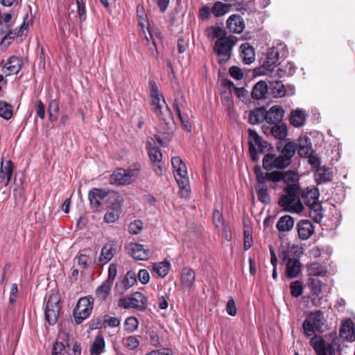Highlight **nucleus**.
<instances>
[{
  "instance_id": "12",
  "label": "nucleus",
  "mask_w": 355,
  "mask_h": 355,
  "mask_svg": "<svg viewBox=\"0 0 355 355\" xmlns=\"http://www.w3.org/2000/svg\"><path fill=\"white\" fill-rule=\"evenodd\" d=\"M60 299L56 295H51L45 307V319L50 325H54L60 315Z\"/></svg>"
},
{
  "instance_id": "30",
  "label": "nucleus",
  "mask_w": 355,
  "mask_h": 355,
  "mask_svg": "<svg viewBox=\"0 0 355 355\" xmlns=\"http://www.w3.org/2000/svg\"><path fill=\"white\" fill-rule=\"evenodd\" d=\"M240 54L243 62L245 64L252 63L255 60L254 49L248 43L242 44L240 46Z\"/></svg>"
},
{
  "instance_id": "48",
  "label": "nucleus",
  "mask_w": 355,
  "mask_h": 355,
  "mask_svg": "<svg viewBox=\"0 0 355 355\" xmlns=\"http://www.w3.org/2000/svg\"><path fill=\"white\" fill-rule=\"evenodd\" d=\"M309 216L316 223H320L323 218L322 208L320 203L309 207Z\"/></svg>"
},
{
  "instance_id": "40",
  "label": "nucleus",
  "mask_w": 355,
  "mask_h": 355,
  "mask_svg": "<svg viewBox=\"0 0 355 355\" xmlns=\"http://www.w3.org/2000/svg\"><path fill=\"white\" fill-rule=\"evenodd\" d=\"M307 272L309 276L324 277L327 275V270L322 264L318 262H313L308 265Z\"/></svg>"
},
{
  "instance_id": "44",
  "label": "nucleus",
  "mask_w": 355,
  "mask_h": 355,
  "mask_svg": "<svg viewBox=\"0 0 355 355\" xmlns=\"http://www.w3.org/2000/svg\"><path fill=\"white\" fill-rule=\"evenodd\" d=\"M206 35L209 38L215 39L223 38L226 37L225 30L220 26H209L206 29Z\"/></svg>"
},
{
  "instance_id": "26",
  "label": "nucleus",
  "mask_w": 355,
  "mask_h": 355,
  "mask_svg": "<svg viewBox=\"0 0 355 355\" xmlns=\"http://www.w3.org/2000/svg\"><path fill=\"white\" fill-rule=\"evenodd\" d=\"M300 196L304 203L311 207L315 204H318L319 191L317 188H306L302 192L300 191Z\"/></svg>"
},
{
  "instance_id": "11",
  "label": "nucleus",
  "mask_w": 355,
  "mask_h": 355,
  "mask_svg": "<svg viewBox=\"0 0 355 355\" xmlns=\"http://www.w3.org/2000/svg\"><path fill=\"white\" fill-rule=\"evenodd\" d=\"M151 96L153 112L161 120L166 121L168 119L171 118V111L167 106H166L164 112L162 110V104H165V101L162 94H159L157 88L155 86L153 87Z\"/></svg>"
},
{
  "instance_id": "16",
  "label": "nucleus",
  "mask_w": 355,
  "mask_h": 355,
  "mask_svg": "<svg viewBox=\"0 0 355 355\" xmlns=\"http://www.w3.org/2000/svg\"><path fill=\"white\" fill-rule=\"evenodd\" d=\"M130 255L137 260H148L153 254V252L142 244L131 243L128 246Z\"/></svg>"
},
{
  "instance_id": "47",
  "label": "nucleus",
  "mask_w": 355,
  "mask_h": 355,
  "mask_svg": "<svg viewBox=\"0 0 355 355\" xmlns=\"http://www.w3.org/2000/svg\"><path fill=\"white\" fill-rule=\"evenodd\" d=\"M112 284L105 281L96 290V296L102 300H105L110 294Z\"/></svg>"
},
{
  "instance_id": "31",
  "label": "nucleus",
  "mask_w": 355,
  "mask_h": 355,
  "mask_svg": "<svg viewBox=\"0 0 355 355\" xmlns=\"http://www.w3.org/2000/svg\"><path fill=\"white\" fill-rule=\"evenodd\" d=\"M268 92V85L266 81L261 80L257 83L252 90V97L254 99L260 100L266 98Z\"/></svg>"
},
{
  "instance_id": "15",
  "label": "nucleus",
  "mask_w": 355,
  "mask_h": 355,
  "mask_svg": "<svg viewBox=\"0 0 355 355\" xmlns=\"http://www.w3.org/2000/svg\"><path fill=\"white\" fill-rule=\"evenodd\" d=\"M310 344L317 355H336L334 346L327 343L320 336H313L310 340Z\"/></svg>"
},
{
  "instance_id": "46",
  "label": "nucleus",
  "mask_w": 355,
  "mask_h": 355,
  "mask_svg": "<svg viewBox=\"0 0 355 355\" xmlns=\"http://www.w3.org/2000/svg\"><path fill=\"white\" fill-rule=\"evenodd\" d=\"M59 111V102L55 99L51 100L48 106V114L51 121H55L58 119Z\"/></svg>"
},
{
  "instance_id": "33",
  "label": "nucleus",
  "mask_w": 355,
  "mask_h": 355,
  "mask_svg": "<svg viewBox=\"0 0 355 355\" xmlns=\"http://www.w3.org/2000/svg\"><path fill=\"white\" fill-rule=\"evenodd\" d=\"M266 110L264 107L256 108L249 113L248 121L252 125L259 124L264 121L266 118Z\"/></svg>"
},
{
  "instance_id": "61",
  "label": "nucleus",
  "mask_w": 355,
  "mask_h": 355,
  "mask_svg": "<svg viewBox=\"0 0 355 355\" xmlns=\"http://www.w3.org/2000/svg\"><path fill=\"white\" fill-rule=\"evenodd\" d=\"M117 274V266L115 263H112L109 266L108 277L105 280L108 283L112 284Z\"/></svg>"
},
{
  "instance_id": "39",
  "label": "nucleus",
  "mask_w": 355,
  "mask_h": 355,
  "mask_svg": "<svg viewBox=\"0 0 355 355\" xmlns=\"http://www.w3.org/2000/svg\"><path fill=\"white\" fill-rule=\"evenodd\" d=\"M170 267V261L164 259L162 261L154 263L153 264V270L160 277H164L168 275Z\"/></svg>"
},
{
  "instance_id": "1",
  "label": "nucleus",
  "mask_w": 355,
  "mask_h": 355,
  "mask_svg": "<svg viewBox=\"0 0 355 355\" xmlns=\"http://www.w3.org/2000/svg\"><path fill=\"white\" fill-rule=\"evenodd\" d=\"M292 189L284 190V194L281 196L278 203L284 211L299 214L304 210V206L300 198V190Z\"/></svg>"
},
{
  "instance_id": "20",
  "label": "nucleus",
  "mask_w": 355,
  "mask_h": 355,
  "mask_svg": "<svg viewBox=\"0 0 355 355\" xmlns=\"http://www.w3.org/2000/svg\"><path fill=\"white\" fill-rule=\"evenodd\" d=\"M340 336L349 342L355 340V324L351 319H346L342 322Z\"/></svg>"
},
{
  "instance_id": "37",
  "label": "nucleus",
  "mask_w": 355,
  "mask_h": 355,
  "mask_svg": "<svg viewBox=\"0 0 355 355\" xmlns=\"http://www.w3.org/2000/svg\"><path fill=\"white\" fill-rule=\"evenodd\" d=\"M270 86L268 91L275 98H282L286 94V88L284 84L280 80L270 81Z\"/></svg>"
},
{
  "instance_id": "54",
  "label": "nucleus",
  "mask_w": 355,
  "mask_h": 355,
  "mask_svg": "<svg viewBox=\"0 0 355 355\" xmlns=\"http://www.w3.org/2000/svg\"><path fill=\"white\" fill-rule=\"evenodd\" d=\"M139 325V321L135 317L128 318L124 323V329L128 333L134 332Z\"/></svg>"
},
{
  "instance_id": "42",
  "label": "nucleus",
  "mask_w": 355,
  "mask_h": 355,
  "mask_svg": "<svg viewBox=\"0 0 355 355\" xmlns=\"http://www.w3.org/2000/svg\"><path fill=\"white\" fill-rule=\"evenodd\" d=\"M313 153L311 143L308 138L299 140L298 154L300 157H308Z\"/></svg>"
},
{
  "instance_id": "50",
  "label": "nucleus",
  "mask_w": 355,
  "mask_h": 355,
  "mask_svg": "<svg viewBox=\"0 0 355 355\" xmlns=\"http://www.w3.org/2000/svg\"><path fill=\"white\" fill-rule=\"evenodd\" d=\"M255 189L259 200L265 205L269 204L270 202V198L268 193V189L263 185H257Z\"/></svg>"
},
{
  "instance_id": "63",
  "label": "nucleus",
  "mask_w": 355,
  "mask_h": 355,
  "mask_svg": "<svg viewBox=\"0 0 355 355\" xmlns=\"http://www.w3.org/2000/svg\"><path fill=\"white\" fill-rule=\"evenodd\" d=\"M276 159V168H285L288 166L290 165L291 162L288 161V159H286V157H283L282 155H279V156L275 155Z\"/></svg>"
},
{
  "instance_id": "10",
  "label": "nucleus",
  "mask_w": 355,
  "mask_h": 355,
  "mask_svg": "<svg viewBox=\"0 0 355 355\" xmlns=\"http://www.w3.org/2000/svg\"><path fill=\"white\" fill-rule=\"evenodd\" d=\"M249 150L251 159L256 162L259 160V154L263 153L267 148V142L258 135L255 130L249 129Z\"/></svg>"
},
{
  "instance_id": "6",
  "label": "nucleus",
  "mask_w": 355,
  "mask_h": 355,
  "mask_svg": "<svg viewBox=\"0 0 355 355\" xmlns=\"http://www.w3.org/2000/svg\"><path fill=\"white\" fill-rule=\"evenodd\" d=\"M119 196V193L115 191H105L98 188L92 189L88 194L90 205L94 211H100L104 202H108L110 204Z\"/></svg>"
},
{
  "instance_id": "35",
  "label": "nucleus",
  "mask_w": 355,
  "mask_h": 355,
  "mask_svg": "<svg viewBox=\"0 0 355 355\" xmlns=\"http://www.w3.org/2000/svg\"><path fill=\"white\" fill-rule=\"evenodd\" d=\"M196 273L190 268H184L181 273V283L187 288L193 287L195 282Z\"/></svg>"
},
{
  "instance_id": "64",
  "label": "nucleus",
  "mask_w": 355,
  "mask_h": 355,
  "mask_svg": "<svg viewBox=\"0 0 355 355\" xmlns=\"http://www.w3.org/2000/svg\"><path fill=\"white\" fill-rule=\"evenodd\" d=\"M65 349L64 345L61 342H55L53 349L52 355H63Z\"/></svg>"
},
{
  "instance_id": "24",
  "label": "nucleus",
  "mask_w": 355,
  "mask_h": 355,
  "mask_svg": "<svg viewBox=\"0 0 355 355\" xmlns=\"http://www.w3.org/2000/svg\"><path fill=\"white\" fill-rule=\"evenodd\" d=\"M116 254L115 245L112 241L107 242L102 248L98 257V261L101 265L107 264L112 259Z\"/></svg>"
},
{
  "instance_id": "18",
  "label": "nucleus",
  "mask_w": 355,
  "mask_h": 355,
  "mask_svg": "<svg viewBox=\"0 0 355 355\" xmlns=\"http://www.w3.org/2000/svg\"><path fill=\"white\" fill-rule=\"evenodd\" d=\"M213 220L215 225V227L218 230V232L219 235L226 239L227 241H230L231 239V232L228 225L225 224L223 221V217L222 213L215 209L213 212Z\"/></svg>"
},
{
  "instance_id": "14",
  "label": "nucleus",
  "mask_w": 355,
  "mask_h": 355,
  "mask_svg": "<svg viewBox=\"0 0 355 355\" xmlns=\"http://www.w3.org/2000/svg\"><path fill=\"white\" fill-rule=\"evenodd\" d=\"M282 261L286 266V275L289 279L298 276L301 271V263L297 259L292 258L284 252L282 254Z\"/></svg>"
},
{
  "instance_id": "2",
  "label": "nucleus",
  "mask_w": 355,
  "mask_h": 355,
  "mask_svg": "<svg viewBox=\"0 0 355 355\" xmlns=\"http://www.w3.org/2000/svg\"><path fill=\"white\" fill-rule=\"evenodd\" d=\"M237 38L234 36H226L216 40L214 51L218 57L220 64L226 63L232 57V49L236 45Z\"/></svg>"
},
{
  "instance_id": "22",
  "label": "nucleus",
  "mask_w": 355,
  "mask_h": 355,
  "mask_svg": "<svg viewBox=\"0 0 355 355\" xmlns=\"http://www.w3.org/2000/svg\"><path fill=\"white\" fill-rule=\"evenodd\" d=\"M137 282V274L132 271H128L123 279L120 282H117L115 289L119 293H123L128 288L134 286Z\"/></svg>"
},
{
  "instance_id": "13",
  "label": "nucleus",
  "mask_w": 355,
  "mask_h": 355,
  "mask_svg": "<svg viewBox=\"0 0 355 355\" xmlns=\"http://www.w3.org/2000/svg\"><path fill=\"white\" fill-rule=\"evenodd\" d=\"M277 178H278V182L282 181L286 186L284 190H289V188L292 189L300 190L299 184L300 177L299 174L291 170H288L285 172L277 171Z\"/></svg>"
},
{
  "instance_id": "60",
  "label": "nucleus",
  "mask_w": 355,
  "mask_h": 355,
  "mask_svg": "<svg viewBox=\"0 0 355 355\" xmlns=\"http://www.w3.org/2000/svg\"><path fill=\"white\" fill-rule=\"evenodd\" d=\"M137 278L143 285H145L149 282L150 275L147 270L141 269L137 275Z\"/></svg>"
},
{
  "instance_id": "19",
  "label": "nucleus",
  "mask_w": 355,
  "mask_h": 355,
  "mask_svg": "<svg viewBox=\"0 0 355 355\" xmlns=\"http://www.w3.org/2000/svg\"><path fill=\"white\" fill-rule=\"evenodd\" d=\"M121 205L122 199L120 196L117 199L111 201L110 203V209L104 216V221L107 223H112L116 221L119 218Z\"/></svg>"
},
{
  "instance_id": "62",
  "label": "nucleus",
  "mask_w": 355,
  "mask_h": 355,
  "mask_svg": "<svg viewBox=\"0 0 355 355\" xmlns=\"http://www.w3.org/2000/svg\"><path fill=\"white\" fill-rule=\"evenodd\" d=\"M137 17L139 25L144 28L146 24V15L143 6H139L137 10Z\"/></svg>"
},
{
  "instance_id": "23",
  "label": "nucleus",
  "mask_w": 355,
  "mask_h": 355,
  "mask_svg": "<svg viewBox=\"0 0 355 355\" xmlns=\"http://www.w3.org/2000/svg\"><path fill=\"white\" fill-rule=\"evenodd\" d=\"M298 235L300 239L307 240L314 233V227L309 220H301L297 224Z\"/></svg>"
},
{
  "instance_id": "56",
  "label": "nucleus",
  "mask_w": 355,
  "mask_h": 355,
  "mask_svg": "<svg viewBox=\"0 0 355 355\" xmlns=\"http://www.w3.org/2000/svg\"><path fill=\"white\" fill-rule=\"evenodd\" d=\"M139 343V340L135 336H130L124 338V344L130 349L137 348Z\"/></svg>"
},
{
  "instance_id": "28",
  "label": "nucleus",
  "mask_w": 355,
  "mask_h": 355,
  "mask_svg": "<svg viewBox=\"0 0 355 355\" xmlns=\"http://www.w3.org/2000/svg\"><path fill=\"white\" fill-rule=\"evenodd\" d=\"M254 173L259 185L263 184L267 182H272L274 183L278 182V178H277V171L270 173H264L259 166L254 167Z\"/></svg>"
},
{
  "instance_id": "9",
  "label": "nucleus",
  "mask_w": 355,
  "mask_h": 355,
  "mask_svg": "<svg viewBox=\"0 0 355 355\" xmlns=\"http://www.w3.org/2000/svg\"><path fill=\"white\" fill-rule=\"evenodd\" d=\"M94 306L92 297H80L73 310L74 320L77 324H81L91 314Z\"/></svg>"
},
{
  "instance_id": "41",
  "label": "nucleus",
  "mask_w": 355,
  "mask_h": 355,
  "mask_svg": "<svg viewBox=\"0 0 355 355\" xmlns=\"http://www.w3.org/2000/svg\"><path fill=\"white\" fill-rule=\"evenodd\" d=\"M131 298L134 309L139 311H144L146 309L147 298L142 293L135 292Z\"/></svg>"
},
{
  "instance_id": "32",
  "label": "nucleus",
  "mask_w": 355,
  "mask_h": 355,
  "mask_svg": "<svg viewBox=\"0 0 355 355\" xmlns=\"http://www.w3.org/2000/svg\"><path fill=\"white\" fill-rule=\"evenodd\" d=\"M333 177L331 170L326 166L318 167L315 171V180L318 184L326 183Z\"/></svg>"
},
{
  "instance_id": "36",
  "label": "nucleus",
  "mask_w": 355,
  "mask_h": 355,
  "mask_svg": "<svg viewBox=\"0 0 355 355\" xmlns=\"http://www.w3.org/2000/svg\"><path fill=\"white\" fill-rule=\"evenodd\" d=\"M105 339L101 334H98L94 338V340L91 345V355H101L105 351Z\"/></svg>"
},
{
  "instance_id": "7",
  "label": "nucleus",
  "mask_w": 355,
  "mask_h": 355,
  "mask_svg": "<svg viewBox=\"0 0 355 355\" xmlns=\"http://www.w3.org/2000/svg\"><path fill=\"white\" fill-rule=\"evenodd\" d=\"M173 107L182 126L187 131H191V124L190 119L192 117L191 111L188 107L187 103L181 92L178 91L175 94Z\"/></svg>"
},
{
  "instance_id": "49",
  "label": "nucleus",
  "mask_w": 355,
  "mask_h": 355,
  "mask_svg": "<svg viewBox=\"0 0 355 355\" xmlns=\"http://www.w3.org/2000/svg\"><path fill=\"white\" fill-rule=\"evenodd\" d=\"M13 114L12 107L6 101H0V116L4 119H10Z\"/></svg>"
},
{
  "instance_id": "52",
  "label": "nucleus",
  "mask_w": 355,
  "mask_h": 355,
  "mask_svg": "<svg viewBox=\"0 0 355 355\" xmlns=\"http://www.w3.org/2000/svg\"><path fill=\"white\" fill-rule=\"evenodd\" d=\"M230 6L222 2L217 1L211 8V12L216 17H220L229 11Z\"/></svg>"
},
{
  "instance_id": "34",
  "label": "nucleus",
  "mask_w": 355,
  "mask_h": 355,
  "mask_svg": "<svg viewBox=\"0 0 355 355\" xmlns=\"http://www.w3.org/2000/svg\"><path fill=\"white\" fill-rule=\"evenodd\" d=\"M294 219L289 215H285L279 218L276 227L279 232H286L291 231L294 226Z\"/></svg>"
},
{
  "instance_id": "55",
  "label": "nucleus",
  "mask_w": 355,
  "mask_h": 355,
  "mask_svg": "<svg viewBox=\"0 0 355 355\" xmlns=\"http://www.w3.org/2000/svg\"><path fill=\"white\" fill-rule=\"evenodd\" d=\"M291 294L294 297H300L303 292V286L300 281H294L290 285Z\"/></svg>"
},
{
  "instance_id": "59",
  "label": "nucleus",
  "mask_w": 355,
  "mask_h": 355,
  "mask_svg": "<svg viewBox=\"0 0 355 355\" xmlns=\"http://www.w3.org/2000/svg\"><path fill=\"white\" fill-rule=\"evenodd\" d=\"M78 7V15L80 21H84L86 19V9L83 0H76Z\"/></svg>"
},
{
  "instance_id": "25",
  "label": "nucleus",
  "mask_w": 355,
  "mask_h": 355,
  "mask_svg": "<svg viewBox=\"0 0 355 355\" xmlns=\"http://www.w3.org/2000/svg\"><path fill=\"white\" fill-rule=\"evenodd\" d=\"M227 28L232 33H241L245 28V23L240 15H232L227 20Z\"/></svg>"
},
{
  "instance_id": "57",
  "label": "nucleus",
  "mask_w": 355,
  "mask_h": 355,
  "mask_svg": "<svg viewBox=\"0 0 355 355\" xmlns=\"http://www.w3.org/2000/svg\"><path fill=\"white\" fill-rule=\"evenodd\" d=\"M76 259L78 265L83 269L87 268L92 263V259L85 254L78 255Z\"/></svg>"
},
{
  "instance_id": "8",
  "label": "nucleus",
  "mask_w": 355,
  "mask_h": 355,
  "mask_svg": "<svg viewBox=\"0 0 355 355\" xmlns=\"http://www.w3.org/2000/svg\"><path fill=\"white\" fill-rule=\"evenodd\" d=\"M140 168V164H136L128 170L118 168L111 175L110 181L112 184L117 185L130 184L137 178Z\"/></svg>"
},
{
  "instance_id": "21",
  "label": "nucleus",
  "mask_w": 355,
  "mask_h": 355,
  "mask_svg": "<svg viewBox=\"0 0 355 355\" xmlns=\"http://www.w3.org/2000/svg\"><path fill=\"white\" fill-rule=\"evenodd\" d=\"M13 164L11 160H2L0 166V184L6 187L12 178Z\"/></svg>"
},
{
  "instance_id": "5",
  "label": "nucleus",
  "mask_w": 355,
  "mask_h": 355,
  "mask_svg": "<svg viewBox=\"0 0 355 355\" xmlns=\"http://www.w3.org/2000/svg\"><path fill=\"white\" fill-rule=\"evenodd\" d=\"M304 333L309 337L315 334V331H324L327 329L326 320L321 311H311L302 324Z\"/></svg>"
},
{
  "instance_id": "3",
  "label": "nucleus",
  "mask_w": 355,
  "mask_h": 355,
  "mask_svg": "<svg viewBox=\"0 0 355 355\" xmlns=\"http://www.w3.org/2000/svg\"><path fill=\"white\" fill-rule=\"evenodd\" d=\"M171 164L175 180L182 189V196L187 197L189 195V180L186 164L180 157H173Z\"/></svg>"
},
{
  "instance_id": "43",
  "label": "nucleus",
  "mask_w": 355,
  "mask_h": 355,
  "mask_svg": "<svg viewBox=\"0 0 355 355\" xmlns=\"http://www.w3.org/2000/svg\"><path fill=\"white\" fill-rule=\"evenodd\" d=\"M271 135L278 139H283L287 135V128L284 123H275L272 124V126L270 129Z\"/></svg>"
},
{
  "instance_id": "29",
  "label": "nucleus",
  "mask_w": 355,
  "mask_h": 355,
  "mask_svg": "<svg viewBox=\"0 0 355 355\" xmlns=\"http://www.w3.org/2000/svg\"><path fill=\"white\" fill-rule=\"evenodd\" d=\"M21 67V60L16 56H12L4 65L3 71L6 76H11L17 73L19 71Z\"/></svg>"
},
{
  "instance_id": "58",
  "label": "nucleus",
  "mask_w": 355,
  "mask_h": 355,
  "mask_svg": "<svg viewBox=\"0 0 355 355\" xmlns=\"http://www.w3.org/2000/svg\"><path fill=\"white\" fill-rule=\"evenodd\" d=\"M143 229V223L140 220H136L129 225V232L132 234H138Z\"/></svg>"
},
{
  "instance_id": "51",
  "label": "nucleus",
  "mask_w": 355,
  "mask_h": 355,
  "mask_svg": "<svg viewBox=\"0 0 355 355\" xmlns=\"http://www.w3.org/2000/svg\"><path fill=\"white\" fill-rule=\"evenodd\" d=\"M296 150V144L293 142H288L284 146L281 155L291 163V159L295 155Z\"/></svg>"
},
{
  "instance_id": "45",
  "label": "nucleus",
  "mask_w": 355,
  "mask_h": 355,
  "mask_svg": "<svg viewBox=\"0 0 355 355\" xmlns=\"http://www.w3.org/2000/svg\"><path fill=\"white\" fill-rule=\"evenodd\" d=\"M307 286L310 288V293L317 295L322 294V288L324 284L320 279L311 277L307 281Z\"/></svg>"
},
{
  "instance_id": "4",
  "label": "nucleus",
  "mask_w": 355,
  "mask_h": 355,
  "mask_svg": "<svg viewBox=\"0 0 355 355\" xmlns=\"http://www.w3.org/2000/svg\"><path fill=\"white\" fill-rule=\"evenodd\" d=\"M278 59V51L275 49H270L267 53L266 60L260 67V73L271 78H281L284 76L286 71L275 64Z\"/></svg>"
},
{
  "instance_id": "17",
  "label": "nucleus",
  "mask_w": 355,
  "mask_h": 355,
  "mask_svg": "<svg viewBox=\"0 0 355 355\" xmlns=\"http://www.w3.org/2000/svg\"><path fill=\"white\" fill-rule=\"evenodd\" d=\"M148 154L155 173L158 175H162L166 171V167L162 162L163 155L161 150L158 148L150 149L148 151Z\"/></svg>"
},
{
  "instance_id": "38",
  "label": "nucleus",
  "mask_w": 355,
  "mask_h": 355,
  "mask_svg": "<svg viewBox=\"0 0 355 355\" xmlns=\"http://www.w3.org/2000/svg\"><path fill=\"white\" fill-rule=\"evenodd\" d=\"M306 114L304 110L297 109L291 113L290 122L295 127H300L304 124Z\"/></svg>"
},
{
  "instance_id": "53",
  "label": "nucleus",
  "mask_w": 355,
  "mask_h": 355,
  "mask_svg": "<svg viewBox=\"0 0 355 355\" xmlns=\"http://www.w3.org/2000/svg\"><path fill=\"white\" fill-rule=\"evenodd\" d=\"M276 159L275 155L268 154L266 155L263 159V166L267 171H270L276 168Z\"/></svg>"
},
{
  "instance_id": "27",
  "label": "nucleus",
  "mask_w": 355,
  "mask_h": 355,
  "mask_svg": "<svg viewBox=\"0 0 355 355\" xmlns=\"http://www.w3.org/2000/svg\"><path fill=\"white\" fill-rule=\"evenodd\" d=\"M284 111L279 105L272 106L266 111V122L270 124H275L282 121L284 117Z\"/></svg>"
}]
</instances>
